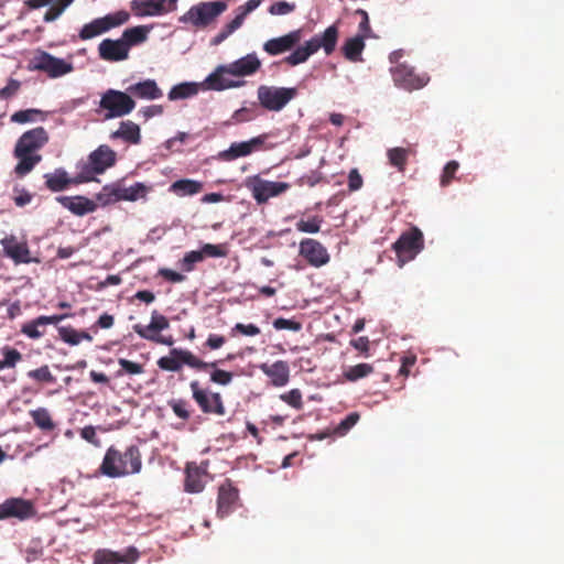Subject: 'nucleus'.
Here are the masks:
<instances>
[{
    "label": "nucleus",
    "instance_id": "obj_1",
    "mask_svg": "<svg viewBox=\"0 0 564 564\" xmlns=\"http://www.w3.org/2000/svg\"><path fill=\"white\" fill-rule=\"evenodd\" d=\"M142 468V456L137 445L126 447L123 452L110 446L99 466V473L109 478H120L138 474Z\"/></svg>",
    "mask_w": 564,
    "mask_h": 564
},
{
    "label": "nucleus",
    "instance_id": "obj_2",
    "mask_svg": "<svg viewBox=\"0 0 564 564\" xmlns=\"http://www.w3.org/2000/svg\"><path fill=\"white\" fill-rule=\"evenodd\" d=\"M226 9L227 4L221 1L199 2L191 7L178 20L196 29H203L214 22Z\"/></svg>",
    "mask_w": 564,
    "mask_h": 564
},
{
    "label": "nucleus",
    "instance_id": "obj_3",
    "mask_svg": "<svg viewBox=\"0 0 564 564\" xmlns=\"http://www.w3.org/2000/svg\"><path fill=\"white\" fill-rule=\"evenodd\" d=\"M245 187L258 205H263L285 193L291 186L286 182L268 181L260 175H251L245 180Z\"/></svg>",
    "mask_w": 564,
    "mask_h": 564
},
{
    "label": "nucleus",
    "instance_id": "obj_4",
    "mask_svg": "<svg viewBox=\"0 0 564 564\" xmlns=\"http://www.w3.org/2000/svg\"><path fill=\"white\" fill-rule=\"evenodd\" d=\"M130 19L129 12L120 10L109 13L105 17L94 19L89 23L83 25L78 32V37L82 41H88L97 37L109 30L127 23Z\"/></svg>",
    "mask_w": 564,
    "mask_h": 564
},
{
    "label": "nucleus",
    "instance_id": "obj_5",
    "mask_svg": "<svg viewBox=\"0 0 564 564\" xmlns=\"http://www.w3.org/2000/svg\"><path fill=\"white\" fill-rule=\"evenodd\" d=\"M148 192L149 187L140 182H137L129 187L113 184L104 186L101 192L97 194L96 198L102 205H108L119 200L134 202L139 198L145 197Z\"/></svg>",
    "mask_w": 564,
    "mask_h": 564
},
{
    "label": "nucleus",
    "instance_id": "obj_6",
    "mask_svg": "<svg viewBox=\"0 0 564 564\" xmlns=\"http://www.w3.org/2000/svg\"><path fill=\"white\" fill-rule=\"evenodd\" d=\"M99 106L107 110L105 118L111 119L129 115L135 108V101L128 91L108 89L101 96Z\"/></svg>",
    "mask_w": 564,
    "mask_h": 564
},
{
    "label": "nucleus",
    "instance_id": "obj_7",
    "mask_svg": "<svg viewBox=\"0 0 564 564\" xmlns=\"http://www.w3.org/2000/svg\"><path fill=\"white\" fill-rule=\"evenodd\" d=\"M158 367L164 371L177 372L183 365L192 369H203L208 367L204 360L196 357L192 351L181 348H172L169 356H163L156 361Z\"/></svg>",
    "mask_w": 564,
    "mask_h": 564
},
{
    "label": "nucleus",
    "instance_id": "obj_8",
    "mask_svg": "<svg viewBox=\"0 0 564 564\" xmlns=\"http://www.w3.org/2000/svg\"><path fill=\"white\" fill-rule=\"evenodd\" d=\"M260 105L270 111L282 110L296 95L294 88L261 85L257 90Z\"/></svg>",
    "mask_w": 564,
    "mask_h": 564
},
{
    "label": "nucleus",
    "instance_id": "obj_9",
    "mask_svg": "<svg viewBox=\"0 0 564 564\" xmlns=\"http://www.w3.org/2000/svg\"><path fill=\"white\" fill-rule=\"evenodd\" d=\"M424 248L423 234L417 227L403 232L393 243V249L401 264L412 260Z\"/></svg>",
    "mask_w": 564,
    "mask_h": 564
},
{
    "label": "nucleus",
    "instance_id": "obj_10",
    "mask_svg": "<svg viewBox=\"0 0 564 564\" xmlns=\"http://www.w3.org/2000/svg\"><path fill=\"white\" fill-rule=\"evenodd\" d=\"M192 397L205 414L223 416L226 414L223 397L219 392H212L203 389L197 380L189 383Z\"/></svg>",
    "mask_w": 564,
    "mask_h": 564
},
{
    "label": "nucleus",
    "instance_id": "obj_11",
    "mask_svg": "<svg viewBox=\"0 0 564 564\" xmlns=\"http://www.w3.org/2000/svg\"><path fill=\"white\" fill-rule=\"evenodd\" d=\"M391 76L397 87L408 91L423 88L430 82L427 74H419L414 67L401 63L391 68Z\"/></svg>",
    "mask_w": 564,
    "mask_h": 564
},
{
    "label": "nucleus",
    "instance_id": "obj_12",
    "mask_svg": "<svg viewBox=\"0 0 564 564\" xmlns=\"http://www.w3.org/2000/svg\"><path fill=\"white\" fill-rule=\"evenodd\" d=\"M116 163V152L106 144L99 145L88 156V163H86L82 172L85 175H90V181L94 178V174H101L107 169L111 167Z\"/></svg>",
    "mask_w": 564,
    "mask_h": 564
},
{
    "label": "nucleus",
    "instance_id": "obj_13",
    "mask_svg": "<svg viewBox=\"0 0 564 564\" xmlns=\"http://www.w3.org/2000/svg\"><path fill=\"white\" fill-rule=\"evenodd\" d=\"M32 64L33 69L46 73L52 78L61 77L74 69L72 63L55 57L44 51L33 57Z\"/></svg>",
    "mask_w": 564,
    "mask_h": 564
},
{
    "label": "nucleus",
    "instance_id": "obj_14",
    "mask_svg": "<svg viewBox=\"0 0 564 564\" xmlns=\"http://www.w3.org/2000/svg\"><path fill=\"white\" fill-rule=\"evenodd\" d=\"M35 512L33 502L23 498H9L0 505V520L23 521L34 517Z\"/></svg>",
    "mask_w": 564,
    "mask_h": 564
},
{
    "label": "nucleus",
    "instance_id": "obj_15",
    "mask_svg": "<svg viewBox=\"0 0 564 564\" xmlns=\"http://www.w3.org/2000/svg\"><path fill=\"white\" fill-rule=\"evenodd\" d=\"M267 139L268 134L264 133L248 141L234 142L227 150L219 152L218 158L229 162L238 158L250 155L253 152L263 150Z\"/></svg>",
    "mask_w": 564,
    "mask_h": 564
},
{
    "label": "nucleus",
    "instance_id": "obj_16",
    "mask_svg": "<svg viewBox=\"0 0 564 564\" xmlns=\"http://www.w3.org/2000/svg\"><path fill=\"white\" fill-rule=\"evenodd\" d=\"M43 177L45 180V187L53 193L63 192L72 185L90 181V175H85L84 172H80L75 177H69L68 173L62 167L55 169L54 172L45 173Z\"/></svg>",
    "mask_w": 564,
    "mask_h": 564
},
{
    "label": "nucleus",
    "instance_id": "obj_17",
    "mask_svg": "<svg viewBox=\"0 0 564 564\" xmlns=\"http://www.w3.org/2000/svg\"><path fill=\"white\" fill-rule=\"evenodd\" d=\"M177 8V0H133L131 9L137 17H154L173 12Z\"/></svg>",
    "mask_w": 564,
    "mask_h": 564
},
{
    "label": "nucleus",
    "instance_id": "obj_18",
    "mask_svg": "<svg viewBox=\"0 0 564 564\" xmlns=\"http://www.w3.org/2000/svg\"><path fill=\"white\" fill-rule=\"evenodd\" d=\"M239 506V490L231 480L226 479L218 487L217 514L219 518L229 516Z\"/></svg>",
    "mask_w": 564,
    "mask_h": 564
},
{
    "label": "nucleus",
    "instance_id": "obj_19",
    "mask_svg": "<svg viewBox=\"0 0 564 564\" xmlns=\"http://www.w3.org/2000/svg\"><path fill=\"white\" fill-rule=\"evenodd\" d=\"M48 141V132L43 127H36L23 132L18 139L14 149L36 153L44 148Z\"/></svg>",
    "mask_w": 564,
    "mask_h": 564
},
{
    "label": "nucleus",
    "instance_id": "obj_20",
    "mask_svg": "<svg viewBox=\"0 0 564 564\" xmlns=\"http://www.w3.org/2000/svg\"><path fill=\"white\" fill-rule=\"evenodd\" d=\"M138 557L135 547H128L123 553L102 549L95 552L94 564H132Z\"/></svg>",
    "mask_w": 564,
    "mask_h": 564
},
{
    "label": "nucleus",
    "instance_id": "obj_21",
    "mask_svg": "<svg viewBox=\"0 0 564 564\" xmlns=\"http://www.w3.org/2000/svg\"><path fill=\"white\" fill-rule=\"evenodd\" d=\"M99 57L107 62H120L129 57V50L120 39H105L98 45Z\"/></svg>",
    "mask_w": 564,
    "mask_h": 564
},
{
    "label": "nucleus",
    "instance_id": "obj_22",
    "mask_svg": "<svg viewBox=\"0 0 564 564\" xmlns=\"http://www.w3.org/2000/svg\"><path fill=\"white\" fill-rule=\"evenodd\" d=\"M56 200L72 214L80 217L91 214L97 209V204L93 199L82 195L57 196Z\"/></svg>",
    "mask_w": 564,
    "mask_h": 564
},
{
    "label": "nucleus",
    "instance_id": "obj_23",
    "mask_svg": "<svg viewBox=\"0 0 564 564\" xmlns=\"http://www.w3.org/2000/svg\"><path fill=\"white\" fill-rule=\"evenodd\" d=\"M301 31H292L283 36L267 41L263 45V50L270 55H279L295 47L301 42Z\"/></svg>",
    "mask_w": 564,
    "mask_h": 564
},
{
    "label": "nucleus",
    "instance_id": "obj_24",
    "mask_svg": "<svg viewBox=\"0 0 564 564\" xmlns=\"http://www.w3.org/2000/svg\"><path fill=\"white\" fill-rule=\"evenodd\" d=\"M4 253L15 263H29L31 261L30 250L26 242H19L14 236L1 240Z\"/></svg>",
    "mask_w": 564,
    "mask_h": 564
},
{
    "label": "nucleus",
    "instance_id": "obj_25",
    "mask_svg": "<svg viewBox=\"0 0 564 564\" xmlns=\"http://www.w3.org/2000/svg\"><path fill=\"white\" fill-rule=\"evenodd\" d=\"M261 67V62L258 56L252 53L248 54L228 65V70L231 76L245 77L257 73Z\"/></svg>",
    "mask_w": 564,
    "mask_h": 564
},
{
    "label": "nucleus",
    "instance_id": "obj_26",
    "mask_svg": "<svg viewBox=\"0 0 564 564\" xmlns=\"http://www.w3.org/2000/svg\"><path fill=\"white\" fill-rule=\"evenodd\" d=\"M127 91L131 97L139 99L154 100L163 96L162 89L158 86L154 79H144L142 82L130 85Z\"/></svg>",
    "mask_w": 564,
    "mask_h": 564
},
{
    "label": "nucleus",
    "instance_id": "obj_27",
    "mask_svg": "<svg viewBox=\"0 0 564 564\" xmlns=\"http://www.w3.org/2000/svg\"><path fill=\"white\" fill-rule=\"evenodd\" d=\"M227 75H230L228 65L218 66L216 70L206 78V83L208 87L214 90H224L243 85V82L232 80Z\"/></svg>",
    "mask_w": 564,
    "mask_h": 564
},
{
    "label": "nucleus",
    "instance_id": "obj_28",
    "mask_svg": "<svg viewBox=\"0 0 564 564\" xmlns=\"http://www.w3.org/2000/svg\"><path fill=\"white\" fill-rule=\"evenodd\" d=\"M13 155L15 159H18L14 173L19 177L28 175L42 161L41 154L29 153L18 149L13 150Z\"/></svg>",
    "mask_w": 564,
    "mask_h": 564
},
{
    "label": "nucleus",
    "instance_id": "obj_29",
    "mask_svg": "<svg viewBox=\"0 0 564 564\" xmlns=\"http://www.w3.org/2000/svg\"><path fill=\"white\" fill-rule=\"evenodd\" d=\"M260 369L271 379L275 387H283L289 382L290 370L285 361L279 360L272 365L263 364Z\"/></svg>",
    "mask_w": 564,
    "mask_h": 564
},
{
    "label": "nucleus",
    "instance_id": "obj_30",
    "mask_svg": "<svg viewBox=\"0 0 564 564\" xmlns=\"http://www.w3.org/2000/svg\"><path fill=\"white\" fill-rule=\"evenodd\" d=\"M359 414L357 412L349 413L344 420L334 426H329L319 432V441L330 437H341L358 422Z\"/></svg>",
    "mask_w": 564,
    "mask_h": 564
},
{
    "label": "nucleus",
    "instance_id": "obj_31",
    "mask_svg": "<svg viewBox=\"0 0 564 564\" xmlns=\"http://www.w3.org/2000/svg\"><path fill=\"white\" fill-rule=\"evenodd\" d=\"M112 139H121L130 144L141 142L140 127L131 120L122 121L118 130L110 135Z\"/></svg>",
    "mask_w": 564,
    "mask_h": 564
},
{
    "label": "nucleus",
    "instance_id": "obj_32",
    "mask_svg": "<svg viewBox=\"0 0 564 564\" xmlns=\"http://www.w3.org/2000/svg\"><path fill=\"white\" fill-rule=\"evenodd\" d=\"M315 52H317L316 36L307 41L305 45L296 47L289 56L284 58V62L289 65L295 66L304 63Z\"/></svg>",
    "mask_w": 564,
    "mask_h": 564
},
{
    "label": "nucleus",
    "instance_id": "obj_33",
    "mask_svg": "<svg viewBox=\"0 0 564 564\" xmlns=\"http://www.w3.org/2000/svg\"><path fill=\"white\" fill-rule=\"evenodd\" d=\"M30 417L37 429L44 433H51L56 430L57 424L53 420L51 412L46 408H37L29 412Z\"/></svg>",
    "mask_w": 564,
    "mask_h": 564
},
{
    "label": "nucleus",
    "instance_id": "obj_34",
    "mask_svg": "<svg viewBox=\"0 0 564 564\" xmlns=\"http://www.w3.org/2000/svg\"><path fill=\"white\" fill-rule=\"evenodd\" d=\"M414 154L415 151L411 148L397 147L387 151L389 164L401 173L405 171L410 155Z\"/></svg>",
    "mask_w": 564,
    "mask_h": 564
},
{
    "label": "nucleus",
    "instance_id": "obj_35",
    "mask_svg": "<svg viewBox=\"0 0 564 564\" xmlns=\"http://www.w3.org/2000/svg\"><path fill=\"white\" fill-rule=\"evenodd\" d=\"M224 362V360H215L207 362L206 365H209L206 368L203 369H196L197 371H210L209 380L213 383L219 384V386H228L232 382L235 375L230 371L223 370L218 368V365Z\"/></svg>",
    "mask_w": 564,
    "mask_h": 564
},
{
    "label": "nucleus",
    "instance_id": "obj_36",
    "mask_svg": "<svg viewBox=\"0 0 564 564\" xmlns=\"http://www.w3.org/2000/svg\"><path fill=\"white\" fill-rule=\"evenodd\" d=\"M151 31V26L138 25L128 28L122 32L121 40L126 43L128 50L132 46L139 45L148 40V34Z\"/></svg>",
    "mask_w": 564,
    "mask_h": 564
},
{
    "label": "nucleus",
    "instance_id": "obj_37",
    "mask_svg": "<svg viewBox=\"0 0 564 564\" xmlns=\"http://www.w3.org/2000/svg\"><path fill=\"white\" fill-rule=\"evenodd\" d=\"M169 326H170L169 319L164 315L158 313L156 311H153L152 315H151L150 324L147 326H143L141 324H135V325H133V330L141 338H150V336L145 335V330L154 329V333H160L161 330L169 328Z\"/></svg>",
    "mask_w": 564,
    "mask_h": 564
},
{
    "label": "nucleus",
    "instance_id": "obj_38",
    "mask_svg": "<svg viewBox=\"0 0 564 564\" xmlns=\"http://www.w3.org/2000/svg\"><path fill=\"white\" fill-rule=\"evenodd\" d=\"M170 191L177 196H193L203 191V183L195 180L183 178L171 184Z\"/></svg>",
    "mask_w": 564,
    "mask_h": 564
},
{
    "label": "nucleus",
    "instance_id": "obj_39",
    "mask_svg": "<svg viewBox=\"0 0 564 564\" xmlns=\"http://www.w3.org/2000/svg\"><path fill=\"white\" fill-rule=\"evenodd\" d=\"M365 48L364 35L347 39L341 47L344 56L350 62L361 61V53Z\"/></svg>",
    "mask_w": 564,
    "mask_h": 564
},
{
    "label": "nucleus",
    "instance_id": "obj_40",
    "mask_svg": "<svg viewBox=\"0 0 564 564\" xmlns=\"http://www.w3.org/2000/svg\"><path fill=\"white\" fill-rule=\"evenodd\" d=\"M184 487L185 491L192 494L200 492L204 489L205 482L203 480V471L199 467L195 466L186 468Z\"/></svg>",
    "mask_w": 564,
    "mask_h": 564
},
{
    "label": "nucleus",
    "instance_id": "obj_41",
    "mask_svg": "<svg viewBox=\"0 0 564 564\" xmlns=\"http://www.w3.org/2000/svg\"><path fill=\"white\" fill-rule=\"evenodd\" d=\"M339 31L337 24L328 26L322 35H319V48H322L326 55H330L337 45Z\"/></svg>",
    "mask_w": 564,
    "mask_h": 564
},
{
    "label": "nucleus",
    "instance_id": "obj_42",
    "mask_svg": "<svg viewBox=\"0 0 564 564\" xmlns=\"http://www.w3.org/2000/svg\"><path fill=\"white\" fill-rule=\"evenodd\" d=\"M198 93V86L195 83H181L171 88L167 94L170 100H182L191 98Z\"/></svg>",
    "mask_w": 564,
    "mask_h": 564
},
{
    "label": "nucleus",
    "instance_id": "obj_43",
    "mask_svg": "<svg viewBox=\"0 0 564 564\" xmlns=\"http://www.w3.org/2000/svg\"><path fill=\"white\" fill-rule=\"evenodd\" d=\"M47 117V112L41 110V109H24L15 111L11 116V121L17 123H26V122H34L36 120L44 121Z\"/></svg>",
    "mask_w": 564,
    "mask_h": 564
},
{
    "label": "nucleus",
    "instance_id": "obj_44",
    "mask_svg": "<svg viewBox=\"0 0 564 564\" xmlns=\"http://www.w3.org/2000/svg\"><path fill=\"white\" fill-rule=\"evenodd\" d=\"M373 372V366L370 364H358L351 366L343 372L344 378L347 381L355 382L362 379Z\"/></svg>",
    "mask_w": 564,
    "mask_h": 564
},
{
    "label": "nucleus",
    "instance_id": "obj_45",
    "mask_svg": "<svg viewBox=\"0 0 564 564\" xmlns=\"http://www.w3.org/2000/svg\"><path fill=\"white\" fill-rule=\"evenodd\" d=\"M1 354L3 358L0 359V370L14 368L22 360V354L10 346L2 347Z\"/></svg>",
    "mask_w": 564,
    "mask_h": 564
},
{
    "label": "nucleus",
    "instance_id": "obj_46",
    "mask_svg": "<svg viewBox=\"0 0 564 564\" xmlns=\"http://www.w3.org/2000/svg\"><path fill=\"white\" fill-rule=\"evenodd\" d=\"M300 254L311 264L317 265V241L313 239L303 240L300 245Z\"/></svg>",
    "mask_w": 564,
    "mask_h": 564
},
{
    "label": "nucleus",
    "instance_id": "obj_47",
    "mask_svg": "<svg viewBox=\"0 0 564 564\" xmlns=\"http://www.w3.org/2000/svg\"><path fill=\"white\" fill-rule=\"evenodd\" d=\"M118 364L120 366V369L117 371L118 377L123 375L135 376L144 372V367L141 364L124 358H119Z\"/></svg>",
    "mask_w": 564,
    "mask_h": 564
},
{
    "label": "nucleus",
    "instance_id": "obj_48",
    "mask_svg": "<svg viewBox=\"0 0 564 564\" xmlns=\"http://www.w3.org/2000/svg\"><path fill=\"white\" fill-rule=\"evenodd\" d=\"M26 376L40 383H54L56 381L47 365L30 370Z\"/></svg>",
    "mask_w": 564,
    "mask_h": 564
},
{
    "label": "nucleus",
    "instance_id": "obj_49",
    "mask_svg": "<svg viewBox=\"0 0 564 564\" xmlns=\"http://www.w3.org/2000/svg\"><path fill=\"white\" fill-rule=\"evenodd\" d=\"M203 254V260L205 258H225L228 256V248L226 245H212L205 243L199 250Z\"/></svg>",
    "mask_w": 564,
    "mask_h": 564
},
{
    "label": "nucleus",
    "instance_id": "obj_50",
    "mask_svg": "<svg viewBox=\"0 0 564 564\" xmlns=\"http://www.w3.org/2000/svg\"><path fill=\"white\" fill-rule=\"evenodd\" d=\"M74 0H57L44 14L43 20L45 22H53L58 19L64 10L69 7Z\"/></svg>",
    "mask_w": 564,
    "mask_h": 564
},
{
    "label": "nucleus",
    "instance_id": "obj_51",
    "mask_svg": "<svg viewBox=\"0 0 564 564\" xmlns=\"http://www.w3.org/2000/svg\"><path fill=\"white\" fill-rule=\"evenodd\" d=\"M203 261V254L199 250L186 252L180 261L183 271L191 272L194 270L196 263Z\"/></svg>",
    "mask_w": 564,
    "mask_h": 564
},
{
    "label": "nucleus",
    "instance_id": "obj_52",
    "mask_svg": "<svg viewBox=\"0 0 564 564\" xmlns=\"http://www.w3.org/2000/svg\"><path fill=\"white\" fill-rule=\"evenodd\" d=\"M169 405L177 417L182 420H188L191 417V412L187 409L188 402L186 400H171L169 401Z\"/></svg>",
    "mask_w": 564,
    "mask_h": 564
},
{
    "label": "nucleus",
    "instance_id": "obj_53",
    "mask_svg": "<svg viewBox=\"0 0 564 564\" xmlns=\"http://www.w3.org/2000/svg\"><path fill=\"white\" fill-rule=\"evenodd\" d=\"M61 339L72 346L79 344V332L70 326L58 327Z\"/></svg>",
    "mask_w": 564,
    "mask_h": 564
},
{
    "label": "nucleus",
    "instance_id": "obj_54",
    "mask_svg": "<svg viewBox=\"0 0 564 564\" xmlns=\"http://www.w3.org/2000/svg\"><path fill=\"white\" fill-rule=\"evenodd\" d=\"M459 164L457 161H449L443 169V173L441 176V185L443 187L448 186L453 178L455 177L456 172L458 171Z\"/></svg>",
    "mask_w": 564,
    "mask_h": 564
},
{
    "label": "nucleus",
    "instance_id": "obj_55",
    "mask_svg": "<svg viewBox=\"0 0 564 564\" xmlns=\"http://www.w3.org/2000/svg\"><path fill=\"white\" fill-rule=\"evenodd\" d=\"M44 326L39 323V317L22 325L21 332L29 338L37 339L44 335V332L40 330V327Z\"/></svg>",
    "mask_w": 564,
    "mask_h": 564
},
{
    "label": "nucleus",
    "instance_id": "obj_56",
    "mask_svg": "<svg viewBox=\"0 0 564 564\" xmlns=\"http://www.w3.org/2000/svg\"><path fill=\"white\" fill-rule=\"evenodd\" d=\"M13 200L14 204L19 207H23L32 202L33 195L26 191L25 188H20L15 186L13 188Z\"/></svg>",
    "mask_w": 564,
    "mask_h": 564
},
{
    "label": "nucleus",
    "instance_id": "obj_57",
    "mask_svg": "<svg viewBox=\"0 0 564 564\" xmlns=\"http://www.w3.org/2000/svg\"><path fill=\"white\" fill-rule=\"evenodd\" d=\"M164 112V107L162 105H151L142 107L138 115L143 118L144 121L158 116H162Z\"/></svg>",
    "mask_w": 564,
    "mask_h": 564
},
{
    "label": "nucleus",
    "instance_id": "obj_58",
    "mask_svg": "<svg viewBox=\"0 0 564 564\" xmlns=\"http://www.w3.org/2000/svg\"><path fill=\"white\" fill-rule=\"evenodd\" d=\"M273 327L278 330L288 329V330L297 332L301 329V324L293 319H286L283 317H279L273 321Z\"/></svg>",
    "mask_w": 564,
    "mask_h": 564
},
{
    "label": "nucleus",
    "instance_id": "obj_59",
    "mask_svg": "<svg viewBox=\"0 0 564 564\" xmlns=\"http://www.w3.org/2000/svg\"><path fill=\"white\" fill-rule=\"evenodd\" d=\"M281 399L295 409H300L302 406V394L297 389L283 393Z\"/></svg>",
    "mask_w": 564,
    "mask_h": 564
},
{
    "label": "nucleus",
    "instance_id": "obj_60",
    "mask_svg": "<svg viewBox=\"0 0 564 564\" xmlns=\"http://www.w3.org/2000/svg\"><path fill=\"white\" fill-rule=\"evenodd\" d=\"M294 9H295L294 3H290L286 1H279V2L273 3L270 7L269 12L274 15H284V14L292 12Z\"/></svg>",
    "mask_w": 564,
    "mask_h": 564
},
{
    "label": "nucleus",
    "instance_id": "obj_61",
    "mask_svg": "<svg viewBox=\"0 0 564 564\" xmlns=\"http://www.w3.org/2000/svg\"><path fill=\"white\" fill-rule=\"evenodd\" d=\"M20 86H21V84L19 80L10 78L8 84L2 89H0V98L1 99L11 98L12 96H14L18 93V90L20 89Z\"/></svg>",
    "mask_w": 564,
    "mask_h": 564
},
{
    "label": "nucleus",
    "instance_id": "obj_62",
    "mask_svg": "<svg viewBox=\"0 0 564 564\" xmlns=\"http://www.w3.org/2000/svg\"><path fill=\"white\" fill-rule=\"evenodd\" d=\"M159 275L172 283H181L186 279L182 273L167 268H161L159 270Z\"/></svg>",
    "mask_w": 564,
    "mask_h": 564
},
{
    "label": "nucleus",
    "instance_id": "obj_63",
    "mask_svg": "<svg viewBox=\"0 0 564 564\" xmlns=\"http://www.w3.org/2000/svg\"><path fill=\"white\" fill-rule=\"evenodd\" d=\"M80 436L94 446H100V440L97 437L96 429L91 425L85 426L80 430Z\"/></svg>",
    "mask_w": 564,
    "mask_h": 564
},
{
    "label": "nucleus",
    "instance_id": "obj_64",
    "mask_svg": "<svg viewBox=\"0 0 564 564\" xmlns=\"http://www.w3.org/2000/svg\"><path fill=\"white\" fill-rule=\"evenodd\" d=\"M364 184L362 177L357 169H352L348 175V187L350 191H358Z\"/></svg>",
    "mask_w": 564,
    "mask_h": 564
}]
</instances>
